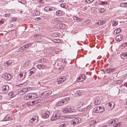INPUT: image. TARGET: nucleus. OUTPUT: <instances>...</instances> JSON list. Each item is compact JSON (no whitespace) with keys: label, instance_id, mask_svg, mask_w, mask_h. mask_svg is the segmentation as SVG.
<instances>
[{"label":"nucleus","instance_id":"nucleus-1","mask_svg":"<svg viewBox=\"0 0 127 127\" xmlns=\"http://www.w3.org/2000/svg\"><path fill=\"white\" fill-rule=\"evenodd\" d=\"M67 117L64 116H62L60 115V114L59 113H54L53 116L51 118V120L52 121L55 120L59 119L60 120L65 119Z\"/></svg>","mask_w":127,"mask_h":127},{"label":"nucleus","instance_id":"nucleus-2","mask_svg":"<svg viewBox=\"0 0 127 127\" xmlns=\"http://www.w3.org/2000/svg\"><path fill=\"white\" fill-rule=\"evenodd\" d=\"M38 119V117L37 116L33 117L30 120L29 125L31 126L34 125L37 123Z\"/></svg>","mask_w":127,"mask_h":127},{"label":"nucleus","instance_id":"nucleus-3","mask_svg":"<svg viewBox=\"0 0 127 127\" xmlns=\"http://www.w3.org/2000/svg\"><path fill=\"white\" fill-rule=\"evenodd\" d=\"M72 107L68 106L62 109V111L64 113H71L73 111Z\"/></svg>","mask_w":127,"mask_h":127},{"label":"nucleus","instance_id":"nucleus-4","mask_svg":"<svg viewBox=\"0 0 127 127\" xmlns=\"http://www.w3.org/2000/svg\"><path fill=\"white\" fill-rule=\"evenodd\" d=\"M69 98L68 97L64 98L59 102L56 104V105L57 106H58L63 105L64 104L67 103V101L69 100Z\"/></svg>","mask_w":127,"mask_h":127},{"label":"nucleus","instance_id":"nucleus-5","mask_svg":"<svg viewBox=\"0 0 127 127\" xmlns=\"http://www.w3.org/2000/svg\"><path fill=\"white\" fill-rule=\"evenodd\" d=\"M94 111L95 112L99 113H102L105 110L103 106L97 107H95L93 109Z\"/></svg>","mask_w":127,"mask_h":127},{"label":"nucleus","instance_id":"nucleus-6","mask_svg":"<svg viewBox=\"0 0 127 127\" xmlns=\"http://www.w3.org/2000/svg\"><path fill=\"white\" fill-rule=\"evenodd\" d=\"M27 91V88H23L18 89V93L19 94L22 95L25 94Z\"/></svg>","mask_w":127,"mask_h":127},{"label":"nucleus","instance_id":"nucleus-7","mask_svg":"<svg viewBox=\"0 0 127 127\" xmlns=\"http://www.w3.org/2000/svg\"><path fill=\"white\" fill-rule=\"evenodd\" d=\"M26 74V73L25 72H23L21 73L18 75V78H19V79L20 80H23L25 77Z\"/></svg>","mask_w":127,"mask_h":127},{"label":"nucleus","instance_id":"nucleus-8","mask_svg":"<svg viewBox=\"0 0 127 127\" xmlns=\"http://www.w3.org/2000/svg\"><path fill=\"white\" fill-rule=\"evenodd\" d=\"M81 120L80 118H77L72 120V122L73 124H77L80 122Z\"/></svg>","mask_w":127,"mask_h":127},{"label":"nucleus","instance_id":"nucleus-9","mask_svg":"<svg viewBox=\"0 0 127 127\" xmlns=\"http://www.w3.org/2000/svg\"><path fill=\"white\" fill-rule=\"evenodd\" d=\"M86 78L85 75L84 74H81L77 79V81L78 82H81L84 80Z\"/></svg>","mask_w":127,"mask_h":127},{"label":"nucleus","instance_id":"nucleus-10","mask_svg":"<svg viewBox=\"0 0 127 127\" xmlns=\"http://www.w3.org/2000/svg\"><path fill=\"white\" fill-rule=\"evenodd\" d=\"M2 77L6 80H8L11 78V76L8 73H4L2 76Z\"/></svg>","mask_w":127,"mask_h":127},{"label":"nucleus","instance_id":"nucleus-11","mask_svg":"<svg viewBox=\"0 0 127 127\" xmlns=\"http://www.w3.org/2000/svg\"><path fill=\"white\" fill-rule=\"evenodd\" d=\"M66 80V79L64 76L61 77L57 79V80L58 84L62 83Z\"/></svg>","mask_w":127,"mask_h":127},{"label":"nucleus","instance_id":"nucleus-12","mask_svg":"<svg viewBox=\"0 0 127 127\" xmlns=\"http://www.w3.org/2000/svg\"><path fill=\"white\" fill-rule=\"evenodd\" d=\"M68 124V122L65 121L61 123L59 125V127H65L67 126Z\"/></svg>","mask_w":127,"mask_h":127},{"label":"nucleus","instance_id":"nucleus-13","mask_svg":"<svg viewBox=\"0 0 127 127\" xmlns=\"http://www.w3.org/2000/svg\"><path fill=\"white\" fill-rule=\"evenodd\" d=\"M9 86L7 85H4L2 88V90L4 92L8 91L9 90Z\"/></svg>","mask_w":127,"mask_h":127},{"label":"nucleus","instance_id":"nucleus-14","mask_svg":"<svg viewBox=\"0 0 127 127\" xmlns=\"http://www.w3.org/2000/svg\"><path fill=\"white\" fill-rule=\"evenodd\" d=\"M36 67L39 69H44L47 68V66L43 64H38L36 65Z\"/></svg>","mask_w":127,"mask_h":127},{"label":"nucleus","instance_id":"nucleus-15","mask_svg":"<svg viewBox=\"0 0 127 127\" xmlns=\"http://www.w3.org/2000/svg\"><path fill=\"white\" fill-rule=\"evenodd\" d=\"M31 62L29 60H27L26 61L24 64V66L25 68H27L30 65Z\"/></svg>","mask_w":127,"mask_h":127},{"label":"nucleus","instance_id":"nucleus-16","mask_svg":"<svg viewBox=\"0 0 127 127\" xmlns=\"http://www.w3.org/2000/svg\"><path fill=\"white\" fill-rule=\"evenodd\" d=\"M30 98L31 99H33L36 98L37 95L35 93H32L29 94Z\"/></svg>","mask_w":127,"mask_h":127},{"label":"nucleus","instance_id":"nucleus-17","mask_svg":"<svg viewBox=\"0 0 127 127\" xmlns=\"http://www.w3.org/2000/svg\"><path fill=\"white\" fill-rule=\"evenodd\" d=\"M115 70V69L114 68L110 67L106 69L105 72L107 73L112 72Z\"/></svg>","mask_w":127,"mask_h":127},{"label":"nucleus","instance_id":"nucleus-18","mask_svg":"<svg viewBox=\"0 0 127 127\" xmlns=\"http://www.w3.org/2000/svg\"><path fill=\"white\" fill-rule=\"evenodd\" d=\"M49 113L48 112H46L45 113L42 114V117L43 118L46 119L49 116Z\"/></svg>","mask_w":127,"mask_h":127},{"label":"nucleus","instance_id":"nucleus-19","mask_svg":"<svg viewBox=\"0 0 127 127\" xmlns=\"http://www.w3.org/2000/svg\"><path fill=\"white\" fill-rule=\"evenodd\" d=\"M114 103L113 102H110L108 104V105L110 107V108L111 109H112L114 107Z\"/></svg>","mask_w":127,"mask_h":127},{"label":"nucleus","instance_id":"nucleus-20","mask_svg":"<svg viewBox=\"0 0 127 127\" xmlns=\"http://www.w3.org/2000/svg\"><path fill=\"white\" fill-rule=\"evenodd\" d=\"M100 102L99 97H97L95 100L94 104L96 105H97L99 104Z\"/></svg>","mask_w":127,"mask_h":127},{"label":"nucleus","instance_id":"nucleus-21","mask_svg":"<svg viewBox=\"0 0 127 127\" xmlns=\"http://www.w3.org/2000/svg\"><path fill=\"white\" fill-rule=\"evenodd\" d=\"M52 93V92L51 91H48L44 92L45 94V96L44 97H47L50 95Z\"/></svg>","mask_w":127,"mask_h":127},{"label":"nucleus","instance_id":"nucleus-22","mask_svg":"<svg viewBox=\"0 0 127 127\" xmlns=\"http://www.w3.org/2000/svg\"><path fill=\"white\" fill-rule=\"evenodd\" d=\"M123 38L122 35H119L117 36L116 39V40L118 41H120L122 40Z\"/></svg>","mask_w":127,"mask_h":127},{"label":"nucleus","instance_id":"nucleus-23","mask_svg":"<svg viewBox=\"0 0 127 127\" xmlns=\"http://www.w3.org/2000/svg\"><path fill=\"white\" fill-rule=\"evenodd\" d=\"M58 26H59L60 28L61 29H64L66 27V25L64 24H58Z\"/></svg>","mask_w":127,"mask_h":127},{"label":"nucleus","instance_id":"nucleus-24","mask_svg":"<svg viewBox=\"0 0 127 127\" xmlns=\"http://www.w3.org/2000/svg\"><path fill=\"white\" fill-rule=\"evenodd\" d=\"M127 58V52L126 53H122L121 55V57L122 59H124V57Z\"/></svg>","mask_w":127,"mask_h":127},{"label":"nucleus","instance_id":"nucleus-25","mask_svg":"<svg viewBox=\"0 0 127 127\" xmlns=\"http://www.w3.org/2000/svg\"><path fill=\"white\" fill-rule=\"evenodd\" d=\"M35 69L34 68H32L30 69L29 71V76L33 74L35 72Z\"/></svg>","mask_w":127,"mask_h":127},{"label":"nucleus","instance_id":"nucleus-26","mask_svg":"<svg viewBox=\"0 0 127 127\" xmlns=\"http://www.w3.org/2000/svg\"><path fill=\"white\" fill-rule=\"evenodd\" d=\"M11 64V62L10 61H8L6 62H5L3 64V65L7 66L10 65Z\"/></svg>","mask_w":127,"mask_h":127},{"label":"nucleus","instance_id":"nucleus-27","mask_svg":"<svg viewBox=\"0 0 127 127\" xmlns=\"http://www.w3.org/2000/svg\"><path fill=\"white\" fill-rule=\"evenodd\" d=\"M88 109V107L84 108H80L79 109V111H86Z\"/></svg>","mask_w":127,"mask_h":127},{"label":"nucleus","instance_id":"nucleus-28","mask_svg":"<svg viewBox=\"0 0 127 127\" xmlns=\"http://www.w3.org/2000/svg\"><path fill=\"white\" fill-rule=\"evenodd\" d=\"M24 98L26 100H28L30 99L29 94H28L25 95L24 96Z\"/></svg>","mask_w":127,"mask_h":127},{"label":"nucleus","instance_id":"nucleus-29","mask_svg":"<svg viewBox=\"0 0 127 127\" xmlns=\"http://www.w3.org/2000/svg\"><path fill=\"white\" fill-rule=\"evenodd\" d=\"M37 99H36L35 100H34L32 101H31V102L32 104V105H34L35 104H36L40 100V99H39V101H38V100H37Z\"/></svg>","mask_w":127,"mask_h":127},{"label":"nucleus","instance_id":"nucleus-30","mask_svg":"<svg viewBox=\"0 0 127 127\" xmlns=\"http://www.w3.org/2000/svg\"><path fill=\"white\" fill-rule=\"evenodd\" d=\"M76 95L79 96L82 94V91L80 90L77 91L76 93Z\"/></svg>","mask_w":127,"mask_h":127},{"label":"nucleus","instance_id":"nucleus-31","mask_svg":"<svg viewBox=\"0 0 127 127\" xmlns=\"http://www.w3.org/2000/svg\"><path fill=\"white\" fill-rule=\"evenodd\" d=\"M9 95L11 97H13L15 96L16 95L14 94L12 92L10 93L9 94Z\"/></svg>","mask_w":127,"mask_h":127},{"label":"nucleus","instance_id":"nucleus-32","mask_svg":"<svg viewBox=\"0 0 127 127\" xmlns=\"http://www.w3.org/2000/svg\"><path fill=\"white\" fill-rule=\"evenodd\" d=\"M121 124L119 123H116L113 125V127H119L120 126Z\"/></svg>","mask_w":127,"mask_h":127},{"label":"nucleus","instance_id":"nucleus-33","mask_svg":"<svg viewBox=\"0 0 127 127\" xmlns=\"http://www.w3.org/2000/svg\"><path fill=\"white\" fill-rule=\"evenodd\" d=\"M115 123V121L114 120H112L109 122L108 123V124L109 125H111V124H114Z\"/></svg>","mask_w":127,"mask_h":127},{"label":"nucleus","instance_id":"nucleus-34","mask_svg":"<svg viewBox=\"0 0 127 127\" xmlns=\"http://www.w3.org/2000/svg\"><path fill=\"white\" fill-rule=\"evenodd\" d=\"M56 8L54 7H50L49 8H49L48 9V11H50L52 10H55Z\"/></svg>","mask_w":127,"mask_h":127},{"label":"nucleus","instance_id":"nucleus-35","mask_svg":"<svg viewBox=\"0 0 127 127\" xmlns=\"http://www.w3.org/2000/svg\"><path fill=\"white\" fill-rule=\"evenodd\" d=\"M32 43H30L28 44H26L24 45V48H28L29 47Z\"/></svg>","mask_w":127,"mask_h":127},{"label":"nucleus","instance_id":"nucleus-36","mask_svg":"<svg viewBox=\"0 0 127 127\" xmlns=\"http://www.w3.org/2000/svg\"><path fill=\"white\" fill-rule=\"evenodd\" d=\"M73 18L74 20H77V21L78 22L80 21L81 20V19L80 18H79L78 17L76 16L74 17Z\"/></svg>","mask_w":127,"mask_h":127},{"label":"nucleus","instance_id":"nucleus-37","mask_svg":"<svg viewBox=\"0 0 127 127\" xmlns=\"http://www.w3.org/2000/svg\"><path fill=\"white\" fill-rule=\"evenodd\" d=\"M62 13V12L61 11H57L56 12V14L57 15L60 16L61 15Z\"/></svg>","mask_w":127,"mask_h":127},{"label":"nucleus","instance_id":"nucleus-38","mask_svg":"<svg viewBox=\"0 0 127 127\" xmlns=\"http://www.w3.org/2000/svg\"><path fill=\"white\" fill-rule=\"evenodd\" d=\"M37 3H44V1L43 0H37Z\"/></svg>","mask_w":127,"mask_h":127},{"label":"nucleus","instance_id":"nucleus-39","mask_svg":"<svg viewBox=\"0 0 127 127\" xmlns=\"http://www.w3.org/2000/svg\"><path fill=\"white\" fill-rule=\"evenodd\" d=\"M98 122V121L96 120H92L91 122L93 124H95L97 123Z\"/></svg>","mask_w":127,"mask_h":127},{"label":"nucleus","instance_id":"nucleus-40","mask_svg":"<svg viewBox=\"0 0 127 127\" xmlns=\"http://www.w3.org/2000/svg\"><path fill=\"white\" fill-rule=\"evenodd\" d=\"M125 2H124V3H121L120 5V6L121 7H127V6H126V4H125Z\"/></svg>","mask_w":127,"mask_h":127},{"label":"nucleus","instance_id":"nucleus-41","mask_svg":"<svg viewBox=\"0 0 127 127\" xmlns=\"http://www.w3.org/2000/svg\"><path fill=\"white\" fill-rule=\"evenodd\" d=\"M45 61V59H42L39 61V63H42L43 62L44 63V61Z\"/></svg>","mask_w":127,"mask_h":127},{"label":"nucleus","instance_id":"nucleus-42","mask_svg":"<svg viewBox=\"0 0 127 127\" xmlns=\"http://www.w3.org/2000/svg\"><path fill=\"white\" fill-rule=\"evenodd\" d=\"M116 84H120L122 83L123 81L122 80H117V81H116Z\"/></svg>","mask_w":127,"mask_h":127},{"label":"nucleus","instance_id":"nucleus-43","mask_svg":"<svg viewBox=\"0 0 127 127\" xmlns=\"http://www.w3.org/2000/svg\"><path fill=\"white\" fill-rule=\"evenodd\" d=\"M118 23V22L117 21H113L112 22L114 26H116L117 25Z\"/></svg>","mask_w":127,"mask_h":127},{"label":"nucleus","instance_id":"nucleus-44","mask_svg":"<svg viewBox=\"0 0 127 127\" xmlns=\"http://www.w3.org/2000/svg\"><path fill=\"white\" fill-rule=\"evenodd\" d=\"M100 2L101 3V4H100V5H104V4H106L107 3V2H106L105 1H100Z\"/></svg>","mask_w":127,"mask_h":127},{"label":"nucleus","instance_id":"nucleus-45","mask_svg":"<svg viewBox=\"0 0 127 127\" xmlns=\"http://www.w3.org/2000/svg\"><path fill=\"white\" fill-rule=\"evenodd\" d=\"M11 15L9 13H6L4 15V16L6 17H9L11 16Z\"/></svg>","mask_w":127,"mask_h":127},{"label":"nucleus","instance_id":"nucleus-46","mask_svg":"<svg viewBox=\"0 0 127 127\" xmlns=\"http://www.w3.org/2000/svg\"><path fill=\"white\" fill-rule=\"evenodd\" d=\"M63 8H65L66 7V5L65 4H62L60 5Z\"/></svg>","mask_w":127,"mask_h":127},{"label":"nucleus","instance_id":"nucleus-47","mask_svg":"<svg viewBox=\"0 0 127 127\" xmlns=\"http://www.w3.org/2000/svg\"><path fill=\"white\" fill-rule=\"evenodd\" d=\"M27 104L29 106L32 105V104L31 102H27Z\"/></svg>","mask_w":127,"mask_h":127},{"label":"nucleus","instance_id":"nucleus-48","mask_svg":"<svg viewBox=\"0 0 127 127\" xmlns=\"http://www.w3.org/2000/svg\"><path fill=\"white\" fill-rule=\"evenodd\" d=\"M100 24L101 25H102L104 24L105 22L104 21H103V20H100Z\"/></svg>","mask_w":127,"mask_h":127},{"label":"nucleus","instance_id":"nucleus-49","mask_svg":"<svg viewBox=\"0 0 127 127\" xmlns=\"http://www.w3.org/2000/svg\"><path fill=\"white\" fill-rule=\"evenodd\" d=\"M49 8V7H45L44 10L46 12L48 11V9Z\"/></svg>","mask_w":127,"mask_h":127},{"label":"nucleus","instance_id":"nucleus-50","mask_svg":"<svg viewBox=\"0 0 127 127\" xmlns=\"http://www.w3.org/2000/svg\"><path fill=\"white\" fill-rule=\"evenodd\" d=\"M122 46H123L124 47L127 46V42L123 43V44Z\"/></svg>","mask_w":127,"mask_h":127},{"label":"nucleus","instance_id":"nucleus-51","mask_svg":"<svg viewBox=\"0 0 127 127\" xmlns=\"http://www.w3.org/2000/svg\"><path fill=\"white\" fill-rule=\"evenodd\" d=\"M17 18L16 17H14L13 18H12V20L14 21H16L17 20Z\"/></svg>","mask_w":127,"mask_h":127},{"label":"nucleus","instance_id":"nucleus-52","mask_svg":"<svg viewBox=\"0 0 127 127\" xmlns=\"http://www.w3.org/2000/svg\"><path fill=\"white\" fill-rule=\"evenodd\" d=\"M117 31H118V33L121 32V30L120 29L118 28L117 29Z\"/></svg>","mask_w":127,"mask_h":127},{"label":"nucleus","instance_id":"nucleus-53","mask_svg":"<svg viewBox=\"0 0 127 127\" xmlns=\"http://www.w3.org/2000/svg\"><path fill=\"white\" fill-rule=\"evenodd\" d=\"M35 15H39L40 14V12L38 11H37L35 12Z\"/></svg>","mask_w":127,"mask_h":127},{"label":"nucleus","instance_id":"nucleus-54","mask_svg":"<svg viewBox=\"0 0 127 127\" xmlns=\"http://www.w3.org/2000/svg\"><path fill=\"white\" fill-rule=\"evenodd\" d=\"M13 26V25L12 24H9V25L8 26V27L11 28Z\"/></svg>","mask_w":127,"mask_h":127},{"label":"nucleus","instance_id":"nucleus-55","mask_svg":"<svg viewBox=\"0 0 127 127\" xmlns=\"http://www.w3.org/2000/svg\"><path fill=\"white\" fill-rule=\"evenodd\" d=\"M68 117L70 119H72L73 118H75V117L74 116L70 115V116L69 117Z\"/></svg>","mask_w":127,"mask_h":127},{"label":"nucleus","instance_id":"nucleus-56","mask_svg":"<svg viewBox=\"0 0 127 127\" xmlns=\"http://www.w3.org/2000/svg\"><path fill=\"white\" fill-rule=\"evenodd\" d=\"M88 1H87L88 3H91L93 1H94V0H88Z\"/></svg>","mask_w":127,"mask_h":127},{"label":"nucleus","instance_id":"nucleus-57","mask_svg":"<svg viewBox=\"0 0 127 127\" xmlns=\"http://www.w3.org/2000/svg\"><path fill=\"white\" fill-rule=\"evenodd\" d=\"M114 33L115 34H116L117 33H118V31H117V29H116L114 31Z\"/></svg>","mask_w":127,"mask_h":127},{"label":"nucleus","instance_id":"nucleus-58","mask_svg":"<svg viewBox=\"0 0 127 127\" xmlns=\"http://www.w3.org/2000/svg\"><path fill=\"white\" fill-rule=\"evenodd\" d=\"M40 95V96H41L42 97H43V96H43V97L45 96V94H44V93H42L41 94L39 95Z\"/></svg>","mask_w":127,"mask_h":127},{"label":"nucleus","instance_id":"nucleus-59","mask_svg":"<svg viewBox=\"0 0 127 127\" xmlns=\"http://www.w3.org/2000/svg\"><path fill=\"white\" fill-rule=\"evenodd\" d=\"M36 75L38 77H40L41 76L40 73H38Z\"/></svg>","mask_w":127,"mask_h":127},{"label":"nucleus","instance_id":"nucleus-60","mask_svg":"<svg viewBox=\"0 0 127 127\" xmlns=\"http://www.w3.org/2000/svg\"><path fill=\"white\" fill-rule=\"evenodd\" d=\"M26 48H24V46H23L22 47L20 48H19L20 50L21 49L22 50H23V51L24 50V49Z\"/></svg>","mask_w":127,"mask_h":127},{"label":"nucleus","instance_id":"nucleus-61","mask_svg":"<svg viewBox=\"0 0 127 127\" xmlns=\"http://www.w3.org/2000/svg\"><path fill=\"white\" fill-rule=\"evenodd\" d=\"M100 10H101V11H100V13H102V12H103L104 10V8H101V9H100Z\"/></svg>","mask_w":127,"mask_h":127},{"label":"nucleus","instance_id":"nucleus-62","mask_svg":"<svg viewBox=\"0 0 127 127\" xmlns=\"http://www.w3.org/2000/svg\"><path fill=\"white\" fill-rule=\"evenodd\" d=\"M4 21L3 20H0V25H1L3 23Z\"/></svg>","mask_w":127,"mask_h":127},{"label":"nucleus","instance_id":"nucleus-63","mask_svg":"<svg viewBox=\"0 0 127 127\" xmlns=\"http://www.w3.org/2000/svg\"><path fill=\"white\" fill-rule=\"evenodd\" d=\"M18 1L19 2L22 3H23V2L24 1L23 0H18Z\"/></svg>","mask_w":127,"mask_h":127},{"label":"nucleus","instance_id":"nucleus-64","mask_svg":"<svg viewBox=\"0 0 127 127\" xmlns=\"http://www.w3.org/2000/svg\"><path fill=\"white\" fill-rule=\"evenodd\" d=\"M83 105V103L82 102H80L79 105V106L81 107Z\"/></svg>","mask_w":127,"mask_h":127}]
</instances>
